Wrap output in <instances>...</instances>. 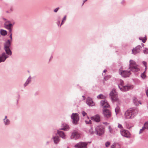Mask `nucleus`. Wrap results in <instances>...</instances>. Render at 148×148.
<instances>
[{
	"label": "nucleus",
	"mask_w": 148,
	"mask_h": 148,
	"mask_svg": "<svg viewBox=\"0 0 148 148\" xmlns=\"http://www.w3.org/2000/svg\"><path fill=\"white\" fill-rule=\"evenodd\" d=\"M138 110L136 108H130L125 112V117L126 119H130L133 118L137 115Z\"/></svg>",
	"instance_id": "nucleus-2"
},
{
	"label": "nucleus",
	"mask_w": 148,
	"mask_h": 148,
	"mask_svg": "<svg viewBox=\"0 0 148 148\" xmlns=\"http://www.w3.org/2000/svg\"><path fill=\"white\" fill-rule=\"evenodd\" d=\"M87 145L86 142H80L76 145L75 147L78 148H86Z\"/></svg>",
	"instance_id": "nucleus-10"
},
{
	"label": "nucleus",
	"mask_w": 148,
	"mask_h": 148,
	"mask_svg": "<svg viewBox=\"0 0 148 148\" xmlns=\"http://www.w3.org/2000/svg\"><path fill=\"white\" fill-rule=\"evenodd\" d=\"M79 137L80 135L78 132L77 131H74L72 133L71 137L72 138H75V139H77L79 138Z\"/></svg>",
	"instance_id": "nucleus-15"
},
{
	"label": "nucleus",
	"mask_w": 148,
	"mask_h": 148,
	"mask_svg": "<svg viewBox=\"0 0 148 148\" xmlns=\"http://www.w3.org/2000/svg\"><path fill=\"white\" fill-rule=\"evenodd\" d=\"M10 41L8 40L4 44V49L6 54L9 56H11L12 54V52L10 49Z\"/></svg>",
	"instance_id": "nucleus-4"
},
{
	"label": "nucleus",
	"mask_w": 148,
	"mask_h": 148,
	"mask_svg": "<svg viewBox=\"0 0 148 148\" xmlns=\"http://www.w3.org/2000/svg\"><path fill=\"white\" fill-rule=\"evenodd\" d=\"M145 128H144V127H143L140 130L139 132V134H140L143 132L145 130Z\"/></svg>",
	"instance_id": "nucleus-34"
},
{
	"label": "nucleus",
	"mask_w": 148,
	"mask_h": 148,
	"mask_svg": "<svg viewBox=\"0 0 148 148\" xmlns=\"http://www.w3.org/2000/svg\"><path fill=\"white\" fill-rule=\"evenodd\" d=\"M82 97H83L84 98V96H82Z\"/></svg>",
	"instance_id": "nucleus-56"
},
{
	"label": "nucleus",
	"mask_w": 148,
	"mask_h": 148,
	"mask_svg": "<svg viewBox=\"0 0 148 148\" xmlns=\"http://www.w3.org/2000/svg\"><path fill=\"white\" fill-rule=\"evenodd\" d=\"M118 86L121 91H126L131 88H133L132 86L127 85V86H123L122 85H119Z\"/></svg>",
	"instance_id": "nucleus-7"
},
{
	"label": "nucleus",
	"mask_w": 148,
	"mask_h": 148,
	"mask_svg": "<svg viewBox=\"0 0 148 148\" xmlns=\"http://www.w3.org/2000/svg\"><path fill=\"white\" fill-rule=\"evenodd\" d=\"M111 100L112 101H118L119 99L118 97V94L114 89H113L110 93Z\"/></svg>",
	"instance_id": "nucleus-5"
},
{
	"label": "nucleus",
	"mask_w": 148,
	"mask_h": 148,
	"mask_svg": "<svg viewBox=\"0 0 148 148\" xmlns=\"http://www.w3.org/2000/svg\"><path fill=\"white\" fill-rule=\"evenodd\" d=\"M62 126L63 127V128H62L61 129L63 130H66L69 128V126L66 124H63Z\"/></svg>",
	"instance_id": "nucleus-20"
},
{
	"label": "nucleus",
	"mask_w": 148,
	"mask_h": 148,
	"mask_svg": "<svg viewBox=\"0 0 148 148\" xmlns=\"http://www.w3.org/2000/svg\"><path fill=\"white\" fill-rule=\"evenodd\" d=\"M108 78H110L111 77V76L110 75L108 76Z\"/></svg>",
	"instance_id": "nucleus-53"
},
{
	"label": "nucleus",
	"mask_w": 148,
	"mask_h": 148,
	"mask_svg": "<svg viewBox=\"0 0 148 148\" xmlns=\"http://www.w3.org/2000/svg\"><path fill=\"white\" fill-rule=\"evenodd\" d=\"M121 3L122 5H124L125 3V1L124 0H122L121 2Z\"/></svg>",
	"instance_id": "nucleus-41"
},
{
	"label": "nucleus",
	"mask_w": 148,
	"mask_h": 148,
	"mask_svg": "<svg viewBox=\"0 0 148 148\" xmlns=\"http://www.w3.org/2000/svg\"><path fill=\"white\" fill-rule=\"evenodd\" d=\"M9 55L5 52L3 53L2 54L0 55V63L4 62L6 58L9 57Z\"/></svg>",
	"instance_id": "nucleus-11"
},
{
	"label": "nucleus",
	"mask_w": 148,
	"mask_h": 148,
	"mask_svg": "<svg viewBox=\"0 0 148 148\" xmlns=\"http://www.w3.org/2000/svg\"><path fill=\"white\" fill-rule=\"evenodd\" d=\"M142 45H144L142 43Z\"/></svg>",
	"instance_id": "nucleus-57"
},
{
	"label": "nucleus",
	"mask_w": 148,
	"mask_h": 148,
	"mask_svg": "<svg viewBox=\"0 0 148 148\" xmlns=\"http://www.w3.org/2000/svg\"><path fill=\"white\" fill-rule=\"evenodd\" d=\"M101 106L102 108L104 109L105 108H109L110 106V105L108 102H101Z\"/></svg>",
	"instance_id": "nucleus-16"
},
{
	"label": "nucleus",
	"mask_w": 148,
	"mask_h": 148,
	"mask_svg": "<svg viewBox=\"0 0 148 148\" xmlns=\"http://www.w3.org/2000/svg\"><path fill=\"white\" fill-rule=\"evenodd\" d=\"M118 127H119V128L121 129H123L122 126L121 125L119 124H118Z\"/></svg>",
	"instance_id": "nucleus-40"
},
{
	"label": "nucleus",
	"mask_w": 148,
	"mask_h": 148,
	"mask_svg": "<svg viewBox=\"0 0 148 148\" xmlns=\"http://www.w3.org/2000/svg\"><path fill=\"white\" fill-rule=\"evenodd\" d=\"M52 56H51V58H50V59H51L52 58Z\"/></svg>",
	"instance_id": "nucleus-54"
},
{
	"label": "nucleus",
	"mask_w": 148,
	"mask_h": 148,
	"mask_svg": "<svg viewBox=\"0 0 148 148\" xmlns=\"http://www.w3.org/2000/svg\"><path fill=\"white\" fill-rule=\"evenodd\" d=\"M89 132L90 134H93L95 132V130H94L92 127H91L89 130Z\"/></svg>",
	"instance_id": "nucleus-19"
},
{
	"label": "nucleus",
	"mask_w": 148,
	"mask_h": 148,
	"mask_svg": "<svg viewBox=\"0 0 148 148\" xmlns=\"http://www.w3.org/2000/svg\"><path fill=\"white\" fill-rule=\"evenodd\" d=\"M129 62V69L130 70L124 71L120 69L119 71V73L123 77H129L130 75L131 74V71L133 72H136L139 71L140 70L138 65L136 64L134 61L131 60H130Z\"/></svg>",
	"instance_id": "nucleus-1"
},
{
	"label": "nucleus",
	"mask_w": 148,
	"mask_h": 148,
	"mask_svg": "<svg viewBox=\"0 0 148 148\" xmlns=\"http://www.w3.org/2000/svg\"><path fill=\"white\" fill-rule=\"evenodd\" d=\"M110 145V143L109 142H107L105 144L106 147H108Z\"/></svg>",
	"instance_id": "nucleus-37"
},
{
	"label": "nucleus",
	"mask_w": 148,
	"mask_h": 148,
	"mask_svg": "<svg viewBox=\"0 0 148 148\" xmlns=\"http://www.w3.org/2000/svg\"><path fill=\"white\" fill-rule=\"evenodd\" d=\"M54 142L56 144L59 141V138L58 136H56L53 138Z\"/></svg>",
	"instance_id": "nucleus-21"
},
{
	"label": "nucleus",
	"mask_w": 148,
	"mask_h": 148,
	"mask_svg": "<svg viewBox=\"0 0 148 148\" xmlns=\"http://www.w3.org/2000/svg\"><path fill=\"white\" fill-rule=\"evenodd\" d=\"M66 16H65L63 18L62 20L64 21H65L66 20Z\"/></svg>",
	"instance_id": "nucleus-43"
},
{
	"label": "nucleus",
	"mask_w": 148,
	"mask_h": 148,
	"mask_svg": "<svg viewBox=\"0 0 148 148\" xmlns=\"http://www.w3.org/2000/svg\"><path fill=\"white\" fill-rule=\"evenodd\" d=\"M122 85L123 86V81L121 80V84L119 85Z\"/></svg>",
	"instance_id": "nucleus-46"
},
{
	"label": "nucleus",
	"mask_w": 148,
	"mask_h": 148,
	"mask_svg": "<svg viewBox=\"0 0 148 148\" xmlns=\"http://www.w3.org/2000/svg\"><path fill=\"white\" fill-rule=\"evenodd\" d=\"M59 9V7L57 8H56L54 10V12H57Z\"/></svg>",
	"instance_id": "nucleus-38"
},
{
	"label": "nucleus",
	"mask_w": 148,
	"mask_h": 148,
	"mask_svg": "<svg viewBox=\"0 0 148 148\" xmlns=\"http://www.w3.org/2000/svg\"><path fill=\"white\" fill-rule=\"evenodd\" d=\"M73 120V122L75 124H76L79 120V118L77 113H73L71 116Z\"/></svg>",
	"instance_id": "nucleus-9"
},
{
	"label": "nucleus",
	"mask_w": 148,
	"mask_h": 148,
	"mask_svg": "<svg viewBox=\"0 0 148 148\" xmlns=\"http://www.w3.org/2000/svg\"><path fill=\"white\" fill-rule=\"evenodd\" d=\"M143 64L144 65L145 67V71H146V69H147V66H146L147 63L143 61Z\"/></svg>",
	"instance_id": "nucleus-35"
},
{
	"label": "nucleus",
	"mask_w": 148,
	"mask_h": 148,
	"mask_svg": "<svg viewBox=\"0 0 148 148\" xmlns=\"http://www.w3.org/2000/svg\"><path fill=\"white\" fill-rule=\"evenodd\" d=\"M120 110V108L119 107L117 106L116 107V108L115 109V112L116 113V114H118Z\"/></svg>",
	"instance_id": "nucleus-29"
},
{
	"label": "nucleus",
	"mask_w": 148,
	"mask_h": 148,
	"mask_svg": "<svg viewBox=\"0 0 148 148\" xmlns=\"http://www.w3.org/2000/svg\"><path fill=\"white\" fill-rule=\"evenodd\" d=\"M64 21H63V20H62L61 23V24L60 25V27L62 25H63V24H64Z\"/></svg>",
	"instance_id": "nucleus-45"
},
{
	"label": "nucleus",
	"mask_w": 148,
	"mask_h": 148,
	"mask_svg": "<svg viewBox=\"0 0 148 148\" xmlns=\"http://www.w3.org/2000/svg\"><path fill=\"white\" fill-rule=\"evenodd\" d=\"M1 34L3 36H5L6 35L7 33V32L5 30L1 29L0 31Z\"/></svg>",
	"instance_id": "nucleus-22"
},
{
	"label": "nucleus",
	"mask_w": 148,
	"mask_h": 148,
	"mask_svg": "<svg viewBox=\"0 0 148 148\" xmlns=\"http://www.w3.org/2000/svg\"><path fill=\"white\" fill-rule=\"evenodd\" d=\"M87 103L89 106H94L95 104V102H87Z\"/></svg>",
	"instance_id": "nucleus-28"
},
{
	"label": "nucleus",
	"mask_w": 148,
	"mask_h": 148,
	"mask_svg": "<svg viewBox=\"0 0 148 148\" xmlns=\"http://www.w3.org/2000/svg\"><path fill=\"white\" fill-rule=\"evenodd\" d=\"M116 144L114 143L111 146V148H114L116 147Z\"/></svg>",
	"instance_id": "nucleus-42"
},
{
	"label": "nucleus",
	"mask_w": 148,
	"mask_h": 148,
	"mask_svg": "<svg viewBox=\"0 0 148 148\" xmlns=\"http://www.w3.org/2000/svg\"><path fill=\"white\" fill-rule=\"evenodd\" d=\"M58 133L60 137L64 139L65 138V135L63 132L61 131H58Z\"/></svg>",
	"instance_id": "nucleus-18"
},
{
	"label": "nucleus",
	"mask_w": 148,
	"mask_h": 148,
	"mask_svg": "<svg viewBox=\"0 0 148 148\" xmlns=\"http://www.w3.org/2000/svg\"><path fill=\"white\" fill-rule=\"evenodd\" d=\"M90 119L91 120H93L97 122H99L100 121V116L98 114L96 115L93 116L91 117Z\"/></svg>",
	"instance_id": "nucleus-14"
},
{
	"label": "nucleus",
	"mask_w": 148,
	"mask_h": 148,
	"mask_svg": "<svg viewBox=\"0 0 148 148\" xmlns=\"http://www.w3.org/2000/svg\"><path fill=\"white\" fill-rule=\"evenodd\" d=\"M106 96L103 95L102 94H100L97 96V98L98 99H103L106 98Z\"/></svg>",
	"instance_id": "nucleus-23"
},
{
	"label": "nucleus",
	"mask_w": 148,
	"mask_h": 148,
	"mask_svg": "<svg viewBox=\"0 0 148 148\" xmlns=\"http://www.w3.org/2000/svg\"><path fill=\"white\" fill-rule=\"evenodd\" d=\"M133 100H134V102H136V101H137V99L135 97H134Z\"/></svg>",
	"instance_id": "nucleus-47"
},
{
	"label": "nucleus",
	"mask_w": 148,
	"mask_h": 148,
	"mask_svg": "<svg viewBox=\"0 0 148 148\" xmlns=\"http://www.w3.org/2000/svg\"><path fill=\"white\" fill-rule=\"evenodd\" d=\"M87 102H93V100L91 98L89 97H88L87 99Z\"/></svg>",
	"instance_id": "nucleus-33"
},
{
	"label": "nucleus",
	"mask_w": 148,
	"mask_h": 148,
	"mask_svg": "<svg viewBox=\"0 0 148 148\" xmlns=\"http://www.w3.org/2000/svg\"><path fill=\"white\" fill-rule=\"evenodd\" d=\"M96 134L98 135H101L104 133V128L101 126H97L95 129Z\"/></svg>",
	"instance_id": "nucleus-6"
},
{
	"label": "nucleus",
	"mask_w": 148,
	"mask_h": 148,
	"mask_svg": "<svg viewBox=\"0 0 148 148\" xmlns=\"http://www.w3.org/2000/svg\"><path fill=\"white\" fill-rule=\"evenodd\" d=\"M82 114L83 116H84L85 115H86V113L85 112L83 111L82 112Z\"/></svg>",
	"instance_id": "nucleus-44"
},
{
	"label": "nucleus",
	"mask_w": 148,
	"mask_h": 148,
	"mask_svg": "<svg viewBox=\"0 0 148 148\" xmlns=\"http://www.w3.org/2000/svg\"><path fill=\"white\" fill-rule=\"evenodd\" d=\"M103 113L104 116L107 118L110 117L111 116L110 111L108 109H104Z\"/></svg>",
	"instance_id": "nucleus-12"
},
{
	"label": "nucleus",
	"mask_w": 148,
	"mask_h": 148,
	"mask_svg": "<svg viewBox=\"0 0 148 148\" xmlns=\"http://www.w3.org/2000/svg\"><path fill=\"white\" fill-rule=\"evenodd\" d=\"M146 71L145 70L144 72L143 73H142L140 75V76L141 78L143 79H145L146 77V75H145V73Z\"/></svg>",
	"instance_id": "nucleus-25"
},
{
	"label": "nucleus",
	"mask_w": 148,
	"mask_h": 148,
	"mask_svg": "<svg viewBox=\"0 0 148 148\" xmlns=\"http://www.w3.org/2000/svg\"><path fill=\"white\" fill-rule=\"evenodd\" d=\"M58 18H59V19L58 20V21L57 22V24L58 25V26H59L60 24V21L59 20L60 19V17H59Z\"/></svg>",
	"instance_id": "nucleus-39"
},
{
	"label": "nucleus",
	"mask_w": 148,
	"mask_h": 148,
	"mask_svg": "<svg viewBox=\"0 0 148 148\" xmlns=\"http://www.w3.org/2000/svg\"><path fill=\"white\" fill-rule=\"evenodd\" d=\"M145 54H147L148 53V48H145V49L143 51Z\"/></svg>",
	"instance_id": "nucleus-32"
},
{
	"label": "nucleus",
	"mask_w": 148,
	"mask_h": 148,
	"mask_svg": "<svg viewBox=\"0 0 148 148\" xmlns=\"http://www.w3.org/2000/svg\"><path fill=\"white\" fill-rule=\"evenodd\" d=\"M134 104L136 106H138L139 105V104H142L141 102H134Z\"/></svg>",
	"instance_id": "nucleus-36"
},
{
	"label": "nucleus",
	"mask_w": 148,
	"mask_h": 148,
	"mask_svg": "<svg viewBox=\"0 0 148 148\" xmlns=\"http://www.w3.org/2000/svg\"><path fill=\"white\" fill-rule=\"evenodd\" d=\"M101 102H105L104 101H103V100H102L101 101Z\"/></svg>",
	"instance_id": "nucleus-55"
},
{
	"label": "nucleus",
	"mask_w": 148,
	"mask_h": 148,
	"mask_svg": "<svg viewBox=\"0 0 148 148\" xmlns=\"http://www.w3.org/2000/svg\"><path fill=\"white\" fill-rule=\"evenodd\" d=\"M144 127L145 129L148 130V121L145 123Z\"/></svg>",
	"instance_id": "nucleus-30"
},
{
	"label": "nucleus",
	"mask_w": 148,
	"mask_h": 148,
	"mask_svg": "<svg viewBox=\"0 0 148 148\" xmlns=\"http://www.w3.org/2000/svg\"><path fill=\"white\" fill-rule=\"evenodd\" d=\"M14 23H11L10 21H6L4 24V26L5 27L9 30V34H10V42L12 40V27L14 25Z\"/></svg>",
	"instance_id": "nucleus-3"
},
{
	"label": "nucleus",
	"mask_w": 148,
	"mask_h": 148,
	"mask_svg": "<svg viewBox=\"0 0 148 148\" xmlns=\"http://www.w3.org/2000/svg\"><path fill=\"white\" fill-rule=\"evenodd\" d=\"M120 132L121 135L123 136L128 138L131 137V134L127 130L122 129L121 130Z\"/></svg>",
	"instance_id": "nucleus-8"
},
{
	"label": "nucleus",
	"mask_w": 148,
	"mask_h": 148,
	"mask_svg": "<svg viewBox=\"0 0 148 148\" xmlns=\"http://www.w3.org/2000/svg\"><path fill=\"white\" fill-rule=\"evenodd\" d=\"M7 116H5V119H4V122L5 125H8L10 123V121L8 119H7Z\"/></svg>",
	"instance_id": "nucleus-24"
},
{
	"label": "nucleus",
	"mask_w": 148,
	"mask_h": 148,
	"mask_svg": "<svg viewBox=\"0 0 148 148\" xmlns=\"http://www.w3.org/2000/svg\"><path fill=\"white\" fill-rule=\"evenodd\" d=\"M142 47L140 45H138L132 50V53L134 54H135L139 53L141 50Z\"/></svg>",
	"instance_id": "nucleus-13"
},
{
	"label": "nucleus",
	"mask_w": 148,
	"mask_h": 148,
	"mask_svg": "<svg viewBox=\"0 0 148 148\" xmlns=\"http://www.w3.org/2000/svg\"><path fill=\"white\" fill-rule=\"evenodd\" d=\"M107 76H106L104 77V79H105V80H106L108 79L107 78Z\"/></svg>",
	"instance_id": "nucleus-51"
},
{
	"label": "nucleus",
	"mask_w": 148,
	"mask_h": 148,
	"mask_svg": "<svg viewBox=\"0 0 148 148\" xmlns=\"http://www.w3.org/2000/svg\"><path fill=\"white\" fill-rule=\"evenodd\" d=\"M103 123L106 125H107L108 123L107 122H104Z\"/></svg>",
	"instance_id": "nucleus-50"
},
{
	"label": "nucleus",
	"mask_w": 148,
	"mask_h": 148,
	"mask_svg": "<svg viewBox=\"0 0 148 148\" xmlns=\"http://www.w3.org/2000/svg\"><path fill=\"white\" fill-rule=\"evenodd\" d=\"M31 82V77L29 76L26 82L24 84V86L25 87Z\"/></svg>",
	"instance_id": "nucleus-17"
},
{
	"label": "nucleus",
	"mask_w": 148,
	"mask_h": 148,
	"mask_svg": "<svg viewBox=\"0 0 148 148\" xmlns=\"http://www.w3.org/2000/svg\"><path fill=\"white\" fill-rule=\"evenodd\" d=\"M108 129L109 132L111 134H112L113 133V131L111 127V126H108Z\"/></svg>",
	"instance_id": "nucleus-27"
},
{
	"label": "nucleus",
	"mask_w": 148,
	"mask_h": 148,
	"mask_svg": "<svg viewBox=\"0 0 148 148\" xmlns=\"http://www.w3.org/2000/svg\"><path fill=\"white\" fill-rule=\"evenodd\" d=\"M106 71H107L106 70H104L103 72L104 73H105V72H106Z\"/></svg>",
	"instance_id": "nucleus-52"
},
{
	"label": "nucleus",
	"mask_w": 148,
	"mask_h": 148,
	"mask_svg": "<svg viewBox=\"0 0 148 148\" xmlns=\"http://www.w3.org/2000/svg\"><path fill=\"white\" fill-rule=\"evenodd\" d=\"M87 1V0H84V1H83V3L82 4V5L84 4V3L86 1Z\"/></svg>",
	"instance_id": "nucleus-49"
},
{
	"label": "nucleus",
	"mask_w": 148,
	"mask_h": 148,
	"mask_svg": "<svg viewBox=\"0 0 148 148\" xmlns=\"http://www.w3.org/2000/svg\"><path fill=\"white\" fill-rule=\"evenodd\" d=\"M146 94H147V96L148 97V89L146 91Z\"/></svg>",
	"instance_id": "nucleus-48"
},
{
	"label": "nucleus",
	"mask_w": 148,
	"mask_h": 148,
	"mask_svg": "<svg viewBox=\"0 0 148 148\" xmlns=\"http://www.w3.org/2000/svg\"><path fill=\"white\" fill-rule=\"evenodd\" d=\"M139 39L140 40H142V42L144 43L147 40V39L146 38V36L144 38H143L142 37H140L139 38Z\"/></svg>",
	"instance_id": "nucleus-26"
},
{
	"label": "nucleus",
	"mask_w": 148,
	"mask_h": 148,
	"mask_svg": "<svg viewBox=\"0 0 148 148\" xmlns=\"http://www.w3.org/2000/svg\"><path fill=\"white\" fill-rule=\"evenodd\" d=\"M88 120H85V122L86 124H91V121L89 119V117H88Z\"/></svg>",
	"instance_id": "nucleus-31"
}]
</instances>
